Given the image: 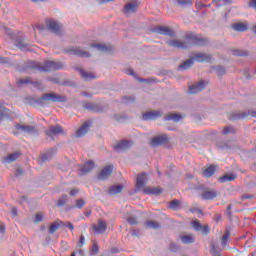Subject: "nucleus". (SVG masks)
<instances>
[{
	"label": "nucleus",
	"instance_id": "nucleus-51",
	"mask_svg": "<svg viewBox=\"0 0 256 256\" xmlns=\"http://www.w3.org/2000/svg\"><path fill=\"white\" fill-rule=\"evenodd\" d=\"M249 7H253V9H255V11H256V0L250 1Z\"/></svg>",
	"mask_w": 256,
	"mask_h": 256
},
{
	"label": "nucleus",
	"instance_id": "nucleus-12",
	"mask_svg": "<svg viewBox=\"0 0 256 256\" xmlns=\"http://www.w3.org/2000/svg\"><path fill=\"white\" fill-rule=\"evenodd\" d=\"M205 87H207V83H205V81L202 80L199 83L193 86H190L188 93H190V95H195V93H199L200 91H203Z\"/></svg>",
	"mask_w": 256,
	"mask_h": 256
},
{
	"label": "nucleus",
	"instance_id": "nucleus-37",
	"mask_svg": "<svg viewBox=\"0 0 256 256\" xmlns=\"http://www.w3.org/2000/svg\"><path fill=\"white\" fill-rule=\"evenodd\" d=\"M67 201H68L67 196H61V197L58 199V207H63V206H65V205H67Z\"/></svg>",
	"mask_w": 256,
	"mask_h": 256
},
{
	"label": "nucleus",
	"instance_id": "nucleus-48",
	"mask_svg": "<svg viewBox=\"0 0 256 256\" xmlns=\"http://www.w3.org/2000/svg\"><path fill=\"white\" fill-rule=\"evenodd\" d=\"M200 231H203L204 235H207L209 233V226H202Z\"/></svg>",
	"mask_w": 256,
	"mask_h": 256
},
{
	"label": "nucleus",
	"instance_id": "nucleus-35",
	"mask_svg": "<svg viewBox=\"0 0 256 256\" xmlns=\"http://www.w3.org/2000/svg\"><path fill=\"white\" fill-rule=\"evenodd\" d=\"M180 205H181V202H179V200H173L169 204V209H174L175 211H177V209H179Z\"/></svg>",
	"mask_w": 256,
	"mask_h": 256
},
{
	"label": "nucleus",
	"instance_id": "nucleus-41",
	"mask_svg": "<svg viewBox=\"0 0 256 256\" xmlns=\"http://www.w3.org/2000/svg\"><path fill=\"white\" fill-rule=\"evenodd\" d=\"M97 253H99V245L94 242L92 244V255H97Z\"/></svg>",
	"mask_w": 256,
	"mask_h": 256
},
{
	"label": "nucleus",
	"instance_id": "nucleus-11",
	"mask_svg": "<svg viewBox=\"0 0 256 256\" xmlns=\"http://www.w3.org/2000/svg\"><path fill=\"white\" fill-rule=\"evenodd\" d=\"M113 173V165H109L104 167L98 175V179H101V181H105V179H109L111 177V174Z\"/></svg>",
	"mask_w": 256,
	"mask_h": 256
},
{
	"label": "nucleus",
	"instance_id": "nucleus-64",
	"mask_svg": "<svg viewBox=\"0 0 256 256\" xmlns=\"http://www.w3.org/2000/svg\"><path fill=\"white\" fill-rule=\"evenodd\" d=\"M254 33L256 34V26L254 27Z\"/></svg>",
	"mask_w": 256,
	"mask_h": 256
},
{
	"label": "nucleus",
	"instance_id": "nucleus-30",
	"mask_svg": "<svg viewBox=\"0 0 256 256\" xmlns=\"http://www.w3.org/2000/svg\"><path fill=\"white\" fill-rule=\"evenodd\" d=\"M232 29H234V31H239V32L247 31V24L235 23L232 25Z\"/></svg>",
	"mask_w": 256,
	"mask_h": 256
},
{
	"label": "nucleus",
	"instance_id": "nucleus-62",
	"mask_svg": "<svg viewBox=\"0 0 256 256\" xmlns=\"http://www.w3.org/2000/svg\"><path fill=\"white\" fill-rule=\"evenodd\" d=\"M37 29H38L39 31H43V28H41L40 26H38Z\"/></svg>",
	"mask_w": 256,
	"mask_h": 256
},
{
	"label": "nucleus",
	"instance_id": "nucleus-3",
	"mask_svg": "<svg viewBox=\"0 0 256 256\" xmlns=\"http://www.w3.org/2000/svg\"><path fill=\"white\" fill-rule=\"evenodd\" d=\"M194 61H197L198 63H210L211 56L203 53H197L195 54L192 59L186 60L183 64L179 66V69L181 71H185L187 69H191L194 65Z\"/></svg>",
	"mask_w": 256,
	"mask_h": 256
},
{
	"label": "nucleus",
	"instance_id": "nucleus-55",
	"mask_svg": "<svg viewBox=\"0 0 256 256\" xmlns=\"http://www.w3.org/2000/svg\"><path fill=\"white\" fill-rule=\"evenodd\" d=\"M211 251L212 253H217V247H215V244H212Z\"/></svg>",
	"mask_w": 256,
	"mask_h": 256
},
{
	"label": "nucleus",
	"instance_id": "nucleus-18",
	"mask_svg": "<svg viewBox=\"0 0 256 256\" xmlns=\"http://www.w3.org/2000/svg\"><path fill=\"white\" fill-rule=\"evenodd\" d=\"M66 53H69V55H77L78 57H91V54L87 51H83L79 48H70L66 50Z\"/></svg>",
	"mask_w": 256,
	"mask_h": 256
},
{
	"label": "nucleus",
	"instance_id": "nucleus-38",
	"mask_svg": "<svg viewBox=\"0 0 256 256\" xmlns=\"http://www.w3.org/2000/svg\"><path fill=\"white\" fill-rule=\"evenodd\" d=\"M223 135H229V133H235V128L227 126L222 131Z\"/></svg>",
	"mask_w": 256,
	"mask_h": 256
},
{
	"label": "nucleus",
	"instance_id": "nucleus-21",
	"mask_svg": "<svg viewBox=\"0 0 256 256\" xmlns=\"http://www.w3.org/2000/svg\"><path fill=\"white\" fill-rule=\"evenodd\" d=\"M216 171H217V166L210 165L209 167H204L202 174L204 177L209 178V177H213Z\"/></svg>",
	"mask_w": 256,
	"mask_h": 256
},
{
	"label": "nucleus",
	"instance_id": "nucleus-17",
	"mask_svg": "<svg viewBox=\"0 0 256 256\" xmlns=\"http://www.w3.org/2000/svg\"><path fill=\"white\" fill-rule=\"evenodd\" d=\"M93 229L95 233L98 235L103 234L105 231H107V223L103 220H99L97 224H93Z\"/></svg>",
	"mask_w": 256,
	"mask_h": 256
},
{
	"label": "nucleus",
	"instance_id": "nucleus-57",
	"mask_svg": "<svg viewBox=\"0 0 256 256\" xmlns=\"http://www.w3.org/2000/svg\"><path fill=\"white\" fill-rule=\"evenodd\" d=\"M111 1H114V0H100V3H111Z\"/></svg>",
	"mask_w": 256,
	"mask_h": 256
},
{
	"label": "nucleus",
	"instance_id": "nucleus-50",
	"mask_svg": "<svg viewBox=\"0 0 256 256\" xmlns=\"http://www.w3.org/2000/svg\"><path fill=\"white\" fill-rule=\"evenodd\" d=\"M84 108L85 109H88V111H93L95 108L91 105V104H89V103H87V104H85L84 105Z\"/></svg>",
	"mask_w": 256,
	"mask_h": 256
},
{
	"label": "nucleus",
	"instance_id": "nucleus-13",
	"mask_svg": "<svg viewBox=\"0 0 256 256\" xmlns=\"http://www.w3.org/2000/svg\"><path fill=\"white\" fill-rule=\"evenodd\" d=\"M47 137H56V135H63V128L61 126H51L47 131H46Z\"/></svg>",
	"mask_w": 256,
	"mask_h": 256
},
{
	"label": "nucleus",
	"instance_id": "nucleus-59",
	"mask_svg": "<svg viewBox=\"0 0 256 256\" xmlns=\"http://www.w3.org/2000/svg\"><path fill=\"white\" fill-rule=\"evenodd\" d=\"M218 71H219L220 75H221L222 73H225V69H223V68H219Z\"/></svg>",
	"mask_w": 256,
	"mask_h": 256
},
{
	"label": "nucleus",
	"instance_id": "nucleus-16",
	"mask_svg": "<svg viewBox=\"0 0 256 256\" xmlns=\"http://www.w3.org/2000/svg\"><path fill=\"white\" fill-rule=\"evenodd\" d=\"M249 115H251V117H256V112H252V113L239 112V113L230 115L229 119L230 121H237V119H245L246 117H249Z\"/></svg>",
	"mask_w": 256,
	"mask_h": 256
},
{
	"label": "nucleus",
	"instance_id": "nucleus-40",
	"mask_svg": "<svg viewBox=\"0 0 256 256\" xmlns=\"http://www.w3.org/2000/svg\"><path fill=\"white\" fill-rule=\"evenodd\" d=\"M44 219V216L42 213H38L35 215V218H34V223H41V221H43Z\"/></svg>",
	"mask_w": 256,
	"mask_h": 256
},
{
	"label": "nucleus",
	"instance_id": "nucleus-24",
	"mask_svg": "<svg viewBox=\"0 0 256 256\" xmlns=\"http://www.w3.org/2000/svg\"><path fill=\"white\" fill-rule=\"evenodd\" d=\"M137 7H139V4H137L136 2L128 3L124 7V13H126V14H128V13H135V11H137Z\"/></svg>",
	"mask_w": 256,
	"mask_h": 256
},
{
	"label": "nucleus",
	"instance_id": "nucleus-52",
	"mask_svg": "<svg viewBox=\"0 0 256 256\" xmlns=\"http://www.w3.org/2000/svg\"><path fill=\"white\" fill-rule=\"evenodd\" d=\"M11 215L14 217H17V215H18L17 208H12Z\"/></svg>",
	"mask_w": 256,
	"mask_h": 256
},
{
	"label": "nucleus",
	"instance_id": "nucleus-15",
	"mask_svg": "<svg viewBox=\"0 0 256 256\" xmlns=\"http://www.w3.org/2000/svg\"><path fill=\"white\" fill-rule=\"evenodd\" d=\"M133 142L122 140L117 145L114 146L115 151H127V149H131Z\"/></svg>",
	"mask_w": 256,
	"mask_h": 256
},
{
	"label": "nucleus",
	"instance_id": "nucleus-4",
	"mask_svg": "<svg viewBox=\"0 0 256 256\" xmlns=\"http://www.w3.org/2000/svg\"><path fill=\"white\" fill-rule=\"evenodd\" d=\"M31 69H36L37 71H42L43 73H49V71H57L58 69H63V64L55 61L45 62L42 66L37 62L30 63Z\"/></svg>",
	"mask_w": 256,
	"mask_h": 256
},
{
	"label": "nucleus",
	"instance_id": "nucleus-19",
	"mask_svg": "<svg viewBox=\"0 0 256 256\" xmlns=\"http://www.w3.org/2000/svg\"><path fill=\"white\" fill-rule=\"evenodd\" d=\"M91 127V122H85L80 129L77 130L76 136L83 137L89 133V129Z\"/></svg>",
	"mask_w": 256,
	"mask_h": 256
},
{
	"label": "nucleus",
	"instance_id": "nucleus-60",
	"mask_svg": "<svg viewBox=\"0 0 256 256\" xmlns=\"http://www.w3.org/2000/svg\"><path fill=\"white\" fill-rule=\"evenodd\" d=\"M128 75H135V73L133 72V70H130V72L128 73Z\"/></svg>",
	"mask_w": 256,
	"mask_h": 256
},
{
	"label": "nucleus",
	"instance_id": "nucleus-26",
	"mask_svg": "<svg viewBox=\"0 0 256 256\" xmlns=\"http://www.w3.org/2000/svg\"><path fill=\"white\" fill-rule=\"evenodd\" d=\"M21 153L19 152H14L4 158V163H13V161H17L19 159V156Z\"/></svg>",
	"mask_w": 256,
	"mask_h": 256
},
{
	"label": "nucleus",
	"instance_id": "nucleus-9",
	"mask_svg": "<svg viewBox=\"0 0 256 256\" xmlns=\"http://www.w3.org/2000/svg\"><path fill=\"white\" fill-rule=\"evenodd\" d=\"M218 196V191L206 189L201 194V199H203L204 201H213V199L217 198Z\"/></svg>",
	"mask_w": 256,
	"mask_h": 256
},
{
	"label": "nucleus",
	"instance_id": "nucleus-5",
	"mask_svg": "<svg viewBox=\"0 0 256 256\" xmlns=\"http://www.w3.org/2000/svg\"><path fill=\"white\" fill-rule=\"evenodd\" d=\"M39 103H45V101L51 103H65L67 98L65 96H61L55 93H46L41 98H39Z\"/></svg>",
	"mask_w": 256,
	"mask_h": 256
},
{
	"label": "nucleus",
	"instance_id": "nucleus-45",
	"mask_svg": "<svg viewBox=\"0 0 256 256\" xmlns=\"http://www.w3.org/2000/svg\"><path fill=\"white\" fill-rule=\"evenodd\" d=\"M127 221L130 225H137V218L135 217H130L127 219Z\"/></svg>",
	"mask_w": 256,
	"mask_h": 256
},
{
	"label": "nucleus",
	"instance_id": "nucleus-29",
	"mask_svg": "<svg viewBox=\"0 0 256 256\" xmlns=\"http://www.w3.org/2000/svg\"><path fill=\"white\" fill-rule=\"evenodd\" d=\"M229 237H231V232H229V230H226V232L221 238V244L223 249H226V247H229L228 245Z\"/></svg>",
	"mask_w": 256,
	"mask_h": 256
},
{
	"label": "nucleus",
	"instance_id": "nucleus-54",
	"mask_svg": "<svg viewBox=\"0 0 256 256\" xmlns=\"http://www.w3.org/2000/svg\"><path fill=\"white\" fill-rule=\"evenodd\" d=\"M6 228L4 224H0V233H5Z\"/></svg>",
	"mask_w": 256,
	"mask_h": 256
},
{
	"label": "nucleus",
	"instance_id": "nucleus-25",
	"mask_svg": "<svg viewBox=\"0 0 256 256\" xmlns=\"http://www.w3.org/2000/svg\"><path fill=\"white\" fill-rule=\"evenodd\" d=\"M237 179V175L235 173L225 174L219 178L220 183H225L227 181H235Z\"/></svg>",
	"mask_w": 256,
	"mask_h": 256
},
{
	"label": "nucleus",
	"instance_id": "nucleus-44",
	"mask_svg": "<svg viewBox=\"0 0 256 256\" xmlns=\"http://www.w3.org/2000/svg\"><path fill=\"white\" fill-rule=\"evenodd\" d=\"M62 227H68V229H70V231H75V226H73V224L71 222H66V223L62 222Z\"/></svg>",
	"mask_w": 256,
	"mask_h": 256
},
{
	"label": "nucleus",
	"instance_id": "nucleus-10",
	"mask_svg": "<svg viewBox=\"0 0 256 256\" xmlns=\"http://www.w3.org/2000/svg\"><path fill=\"white\" fill-rule=\"evenodd\" d=\"M161 112L159 111H147L142 114L143 121H153L161 117Z\"/></svg>",
	"mask_w": 256,
	"mask_h": 256
},
{
	"label": "nucleus",
	"instance_id": "nucleus-49",
	"mask_svg": "<svg viewBox=\"0 0 256 256\" xmlns=\"http://www.w3.org/2000/svg\"><path fill=\"white\" fill-rule=\"evenodd\" d=\"M124 99V103H129V102H133V101H135V99L134 98H132V97H124L123 98Z\"/></svg>",
	"mask_w": 256,
	"mask_h": 256
},
{
	"label": "nucleus",
	"instance_id": "nucleus-23",
	"mask_svg": "<svg viewBox=\"0 0 256 256\" xmlns=\"http://www.w3.org/2000/svg\"><path fill=\"white\" fill-rule=\"evenodd\" d=\"M33 84L34 87H36L37 89H39V86L41 85V82H33L31 81V78L28 77V78H25V79H20L17 81V85L19 87H22V85H27V84Z\"/></svg>",
	"mask_w": 256,
	"mask_h": 256
},
{
	"label": "nucleus",
	"instance_id": "nucleus-63",
	"mask_svg": "<svg viewBox=\"0 0 256 256\" xmlns=\"http://www.w3.org/2000/svg\"><path fill=\"white\" fill-rule=\"evenodd\" d=\"M76 255H77V253L73 252L71 256H76Z\"/></svg>",
	"mask_w": 256,
	"mask_h": 256
},
{
	"label": "nucleus",
	"instance_id": "nucleus-43",
	"mask_svg": "<svg viewBox=\"0 0 256 256\" xmlns=\"http://www.w3.org/2000/svg\"><path fill=\"white\" fill-rule=\"evenodd\" d=\"M192 226H193L197 231H201V229H203V226H201V224L199 223V221H193V222H192Z\"/></svg>",
	"mask_w": 256,
	"mask_h": 256
},
{
	"label": "nucleus",
	"instance_id": "nucleus-56",
	"mask_svg": "<svg viewBox=\"0 0 256 256\" xmlns=\"http://www.w3.org/2000/svg\"><path fill=\"white\" fill-rule=\"evenodd\" d=\"M216 1L217 3L223 1L224 3H231V0H213Z\"/></svg>",
	"mask_w": 256,
	"mask_h": 256
},
{
	"label": "nucleus",
	"instance_id": "nucleus-32",
	"mask_svg": "<svg viewBox=\"0 0 256 256\" xmlns=\"http://www.w3.org/2000/svg\"><path fill=\"white\" fill-rule=\"evenodd\" d=\"M60 227H63L62 222H56L50 225L49 229H48V233H50V235H53V233H55V231H57V229H59Z\"/></svg>",
	"mask_w": 256,
	"mask_h": 256
},
{
	"label": "nucleus",
	"instance_id": "nucleus-39",
	"mask_svg": "<svg viewBox=\"0 0 256 256\" xmlns=\"http://www.w3.org/2000/svg\"><path fill=\"white\" fill-rule=\"evenodd\" d=\"M177 3L185 7L187 5H193V0H177Z\"/></svg>",
	"mask_w": 256,
	"mask_h": 256
},
{
	"label": "nucleus",
	"instance_id": "nucleus-28",
	"mask_svg": "<svg viewBox=\"0 0 256 256\" xmlns=\"http://www.w3.org/2000/svg\"><path fill=\"white\" fill-rule=\"evenodd\" d=\"M80 75L82 79H84L85 81H91L93 79H97V76H95V74L85 72L84 70H80Z\"/></svg>",
	"mask_w": 256,
	"mask_h": 256
},
{
	"label": "nucleus",
	"instance_id": "nucleus-31",
	"mask_svg": "<svg viewBox=\"0 0 256 256\" xmlns=\"http://www.w3.org/2000/svg\"><path fill=\"white\" fill-rule=\"evenodd\" d=\"M181 119H183V117L179 114H169L165 116V121H175V123H177V121H181Z\"/></svg>",
	"mask_w": 256,
	"mask_h": 256
},
{
	"label": "nucleus",
	"instance_id": "nucleus-42",
	"mask_svg": "<svg viewBox=\"0 0 256 256\" xmlns=\"http://www.w3.org/2000/svg\"><path fill=\"white\" fill-rule=\"evenodd\" d=\"M85 206V201L83 199L76 200V207L78 209H83Z\"/></svg>",
	"mask_w": 256,
	"mask_h": 256
},
{
	"label": "nucleus",
	"instance_id": "nucleus-33",
	"mask_svg": "<svg viewBox=\"0 0 256 256\" xmlns=\"http://www.w3.org/2000/svg\"><path fill=\"white\" fill-rule=\"evenodd\" d=\"M146 227L148 229H160L161 224H159L158 222H155L153 220H149V221L146 222Z\"/></svg>",
	"mask_w": 256,
	"mask_h": 256
},
{
	"label": "nucleus",
	"instance_id": "nucleus-20",
	"mask_svg": "<svg viewBox=\"0 0 256 256\" xmlns=\"http://www.w3.org/2000/svg\"><path fill=\"white\" fill-rule=\"evenodd\" d=\"M95 167V163L93 161H88L84 166L79 170L80 175H87V173H91L93 168Z\"/></svg>",
	"mask_w": 256,
	"mask_h": 256
},
{
	"label": "nucleus",
	"instance_id": "nucleus-8",
	"mask_svg": "<svg viewBox=\"0 0 256 256\" xmlns=\"http://www.w3.org/2000/svg\"><path fill=\"white\" fill-rule=\"evenodd\" d=\"M152 33H158V35H167L168 37H175V31L167 27H156L152 30Z\"/></svg>",
	"mask_w": 256,
	"mask_h": 256
},
{
	"label": "nucleus",
	"instance_id": "nucleus-58",
	"mask_svg": "<svg viewBox=\"0 0 256 256\" xmlns=\"http://www.w3.org/2000/svg\"><path fill=\"white\" fill-rule=\"evenodd\" d=\"M76 253H77L78 255H80V256H83V250H78V251H76Z\"/></svg>",
	"mask_w": 256,
	"mask_h": 256
},
{
	"label": "nucleus",
	"instance_id": "nucleus-6",
	"mask_svg": "<svg viewBox=\"0 0 256 256\" xmlns=\"http://www.w3.org/2000/svg\"><path fill=\"white\" fill-rule=\"evenodd\" d=\"M20 133H24V135H31V133H35V127L17 124L15 126V131H13V135H19Z\"/></svg>",
	"mask_w": 256,
	"mask_h": 256
},
{
	"label": "nucleus",
	"instance_id": "nucleus-2",
	"mask_svg": "<svg viewBox=\"0 0 256 256\" xmlns=\"http://www.w3.org/2000/svg\"><path fill=\"white\" fill-rule=\"evenodd\" d=\"M147 185V174L142 173L136 178V189L137 191H142L144 195H161L163 190L159 187H145Z\"/></svg>",
	"mask_w": 256,
	"mask_h": 256
},
{
	"label": "nucleus",
	"instance_id": "nucleus-34",
	"mask_svg": "<svg viewBox=\"0 0 256 256\" xmlns=\"http://www.w3.org/2000/svg\"><path fill=\"white\" fill-rule=\"evenodd\" d=\"M181 241L186 244H189V243H193L195 241V239L193 238V236L184 235V236H181Z\"/></svg>",
	"mask_w": 256,
	"mask_h": 256
},
{
	"label": "nucleus",
	"instance_id": "nucleus-14",
	"mask_svg": "<svg viewBox=\"0 0 256 256\" xmlns=\"http://www.w3.org/2000/svg\"><path fill=\"white\" fill-rule=\"evenodd\" d=\"M169 139H167L166 136H156L152 138L150 145L151 147H159V145H165V143H168Z\"/></svg>",
	"mask_w": 256,
	"mask_h": 256
},
{
	"label": "nucleus",
	"instance_id": "nucleus-1",
	"mask_svg": "<svg viewBox=\"0 0 256 256\" xmlns=\"http://www.w3.org/2000/svg\"><path fill=\"white\" fill-rule=\"evenodd\" d=\"M167 45L174 49H189L193 45H205V39L199 38L195 34H187L184 42L174 39L169 40Z\"/></svg>",
	"mask_w": 256,
	"mask_h": 256
},
{
	"label": "nucleus",
	"instance_id": "nucleus-61",
	"mask_svg": "<svg viewBox=\"0 0 256 256\" xmlns=\"http://www.w3.org/2000/svg\"><path fill=\"white\" fill-rule=\"evenodd\" d=\"M17 172L19 173V175H21L22 170L21 169H17Z\"/></svg>",
	"mask_w": 256,
	"mask_h": 256
},
{
	"label": "nucleus",
	"instance_id": "nucleus-47",
	"mask_svg": "<svg viewBox=\"0 0 256 256\" xmlns=\"http://www.w3.org/2000/svg\"><path fill=\"white\" fill-rule=\"evenodd\" d=\"M16 47H19V49L24 51V49H27V44H23V42H19L18 44H16Z\"/></svg>",
	"mask_w": 256,
	"mask_h": 256
},
{
	"label": "nucleus",
	"instance_id": "nucleus-22",
	"mask_svg": "<svg viewBox=\"0 0 256 256\" xmlns=\"http://www.w3.org/2000/svg\"><path fill=\"white\" fill-rule=\"evenodd\" d=\"M91 47H93L94 49H97L101 53H109L113 51V47H111L109 44L108 45L92 44Z\"/></svg>",
	"mask_w": 256,
	"mask_h": 256
},
{
	"label": "nucleus",
	"instance_id": "nucleus-53",
	"mask_svg": "<svg viewBox=\"0 0 256 256\" xmlns=\"http://www.w3.org/2000/svg\"><path fill=\"white\" fill-rule=\"evenodd\" d=\"M77 193H79V191H77V189H72V190H70V195H71L72 197H75V195H77Z\"/></svg>",
	"mask_w": 256,
	"mask_h": 256
},
{
	"label": "nucleus",
	"instance_id": "nucleus-27",
	"mask_svg": "<svg viewBox=\"0 0 256 256\" xmlns=\"http://www.w3.org/2000/svg\"><path fill=\"white\" fill-rule=\"evenodd\" d=\"M123 191V185H114L108 189L109 195H117Z\"/></svg>",
	"mask_w": 256,
	"mask_h": 256
},
{
	"label": "nucleus",
	"instance_id": "nucleus-46",
	"mask_svg": "<svg viewBox=\"0 0 256 256\" xmlns=\"http://www.w3.org/2000/svg\"><path fill=\"white\" fill-rule=\"evenodd\" d=\"M83 245H85V236L81 235L78 243V247H83Z\"/></svg>",
	"mask_w": 256,
	"mask_h": 256
},
{
	"label": "nucleus",
	"instance_id": "nucleus-36",
	"mask_svg": "<svg viewBox=\"0 0 256 256\" xmlns=\"http://www.w3.org/2000/svg\"><path fill=\"white\" fill-rule=\"evenodd\" d=\"M232 54L236 55V57H247V55H249L247 51L243 50H233Z\"/></svg>",
	"mask_w": 256,
	"mask_h": 256
},
{
	"label": "nucleus",
	"instance_id": "nucleus-7",
	"mask_svg": "<svg viewBox=\"0 0 256 256\" xmlns=\"http://www.w3.org/2000/svg\"><path fill=\"white\" fill-rule=\"evenodd\" d=\"M46 26L52 33H55V35H61V29H63V26L55 21V20H46Z\"/></svg>",
	"mask_w": 256,
	"mask_h": 256
}]
</instances>
